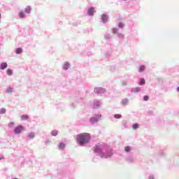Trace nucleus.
<instances>
[{"mask_svg":"<svg viewBox=\"0 0 179 179\" xmlns=\"http://www.w3.org/2000/svg\"><path fill=\"white\" fill-rule=\"evenodd\" d=\"M159 155H160V156H165L166 155V151H164V150H161L159 151Z\"/></svg>","mask_w":179,"mask_h":179,"instance_id":"obj_20","label":"nucleus"},{"mask_svg":"<svg viewBox=\"0 0 179 179\" xmlns=\"http://www.w3.org/2000/svg\"><path fill=\"white\" fill-rule=\"evenodd\" d=\"M27 118H29V117L26 115L21 116V120H27Z\"/></svg>","mask_w":179,"mask_h":179,"instance_id":"obj_27","label":"nucleus"},{"mask_svg":"<svg viewBox=\"0 0 179 179\" xmlns=\"http://www.w3.org/2000/svg\"><path fill=\"white\" fill-rule=\"evenodd\" d=\"M13 179H19V178H13Z\"/></svg>","mask_w":179,"mask_h":179,"instance_id":"obj_39","label":"nucleus"},{"mask_svg":"<svg viewBox=\"0 0 179 179\" xmlns=\"http://www.w3.org/2000/svg\"><path fill=\"white\" fill-rule=\"evenodd\" d=\"M122 104H123V106L128 104V99H123L122 101Z\"/></svg>","mask_w":179,"mask_h":179,"instance_id":"obj_22","label":"nucleus"},{"mask_svg":"<svg viewBox=\"0 0 179 179\" xmlns=\"http://www.w3.org/2000/svg\"><path fill=\"white\" fill-rule=\"evenodd\" d=\"M119 27H120V29H122V27H124V24H123L122 22H120V23H119Z\"/></svg>","mask_w":179,"mask_h":179,"instance_id":"obj_30","label":"nucleus"},{"mask_svg":"<svg viewBox=\"0 0 179 179\" xmlns=\"http://www.w3.org/2000/svg\"><path fill=\"white\" fill-rule=\"evenodd\" d=\"M0 113H6V110L5 108H1Z\"/></svg>","mask_w":179,"mask_h":179,"instance_id":"obj_32","label":"nucleus"},{"mask_svg":"<svg viewBox=\"0 0 179 179\" xmlns=\"http://www.w3.org/2000/svg\"><path fill=\"white\" fill-rule=\"evenodd\" d=\"M143 100L144 101H148V100H149V96L148 95H145L143 96Z\"/></svg>","mask_w":179,"mask_h":179,"instance_id":"obj_26","label":"nucleus"},{"mask_svg":"<svg viewBox=\"0 0 179 179\" xmlns=\"http://www.w3.org/2000/svg\"><path fill=\"white\" fill-rule=\"evenodd\" d=\"M177 89H178V92H179V87H178V88H177Z\"/></svg>","mask_w":179,"mask_h":179,"instance_id":"obj_38","label":"nucleus"},{"mask_svg":"<svg viewBox=\"0 0 179 179\" xmlns=\"http://www.w3.org/2000/svg\"><path fill=\"white\" fill-rule=\"evenodd\" d=\"M113 34H116V33H118V29H113Z\"/></svg>","mask_w":179,"mask_h":179,"instance_id":"obj_29","label":"nucleus"},{"mask_svg":"<svg viewBox=\"0 0 179 179\" xmlns=\"http://www.w3.org/2000/svg\"><path fill=\"white\" fill-rule=\"evenodd\" d=\"M132 128L134 129H138V128H139V124L138 123H135L132 124Z\"/></svg>","mask_w":179,"mask_h":179,"instance_id":"obj_16","label":"nucleus"},{"mask_svg":"<svg viewBox=\"0 0 179 179\" xmlns=\"http://www.w3.org/2000/svg\"><path fill=\"white\" fill-rule=\"evenodd\" d=\"M63 68L64 69H68L69 68V64L65 63Z\"/></svg>","mask_w":179,"mask_h":179,"instance_id":"obj_24","label":"nucleus"},{"mask_svg":"<svg viewBox=\"0 0 179 179\" xmlns=\"http://www.w3.org/2000/svg\"><path fill=\"white\" fill-rule=\"evenodd\" d=\"M127 162H129V163H133V162L135 161V158L134 157V156L130 155L127 157Z\"/></svg>","mask_w":179,"mask_h":179,"instance_id":"obj_9","label":"nucleus"},{"mask_svg":"<svg viewBox=\"0 0 179 179\" xmlns=\"http://www.w3.org/2000/svg\"><path fill=\"white\" fill-rule=\"evenodd\" d=\"M131 150H132V148L129 145H127L124 148V152L126 153H130Z\"/></svg>","mask_w":179,"mask_h":179,"instance_id":"obj_10","label":"nucleus"},{"mask_svg":"<svg viewBox=\"0 0 179 179\" xmlns=\"http://www.w3.org/2000/svg\"><path fill=\"white\" fill-rule=\"evenodd\" d=\"M94 93L99 94V93H106V89L102 87H96L94 89Z\"/></svg>","mask_w":179,"mask_h":179,"instance_id":"obj_5","label":"nucleus"},{"mask_svg":"<svg viewBox=\"0 0 179 179\" xmlns=\"http://www.w3.org/2000/svg\"><path fill=\"white\" fill-rule=\"evenodd\" d=\"M7 92H8V93H10V92H12V88L11 87H8L7 89Z\"/></svg>","mask_w":179,"mask_h":179,"instance_id":"obj_33","label":"nucleus"},{"mask_svg":"<svg viewBox=\"0 0 179 179\" xmlns=\"http://www.w3.org/2000/svg\"><path fill=\"white\" fill-rule=\"evenodd\" d=\"M20 19H23L24 17V13L20 12L19 13Z\"/></svg>","mask_w":179,"mask_h":179,"instance_id":"obj_19","label":"nucleus"},{"mask_svg":"<svg viewBox=\"0 0 179 179\" xmlns=\"http://www.w3.org/2000/svg\"><path fill=\"white\" fill-rule=\"evenodd\" d=\"M23 52V49L21 48H18L16 49V54H22Z\"/></svg>","mask_w":179,"mask_h":179,"instance_id":"obj_13","label":"nucleus"},{"mask_svg":"<svg viewBox=\"0 0 179 179\" xmlns=\"http://www.w3.org/2000/svg\"><path fill=\"white\" fill-rule=\"evenodd\" d=\"M93 13H94V8L93 7L90 8L88 10V15H90V16H92V15H93Z\"/></svg>","mask_w":179,"mask_h":179,"instance_id":"obj_11","label":"nucleus"},{"mask_svg":"<svg viewBox=\"0 0 179 179\" xmlns=\"http://www.w3.org/2000/svg\"><path fill=\"white\" fill-rule=\"evenodd\" d=\"M145 78H141L140 79V82H139V85H145Z\"/></svg>","mask_w":179,"mask_h":179,"instance_id":"obj_21","label":"nucleus"},{"mask_svg":"<svg viewBox=\"0 0 179 179\" xmlns=\"http://www.w3.org/2000/svg\"><path fill=\"white\" fill-rule=\"evenodd\" d=\"M77 143L80 146H85V145H87L89 142H90L91 136L89 133H81L76 136Z\"/></svg>","mask_w":179,"mask_h":179,"instance_id":"obj_2","label":"nucleus"},{"mask_svg":"<svg viewBox=\"0 0 179 179\" xmlns=\"http://www.w3.org/2000/svg\"><path fill=\"white\" fill-rule=\"evenodd\" d=\"M122 116L120 114H115L114 115V118H116V120H120Z\"/></svg>","mask_w":179,"mask_h":179,"instance_id":"obj_18","label":"nucleus"},{"mask_svg":"<svg viewBox=\"0 0 179 179\" xmlns=\"http://www.w3.org/2000/svg\"><path fill=\"white\" fill-rule=\"evenodd\" d=\"M65 146H66V145L65 144V143H59V144L58 145V148L60 150H64L65 149Z\"/></svg>","mask_w":179,"mask_h":179,"instance_id":"obj_7","label":"nucleus"},{"mask_svg":"<svg viewBox=\"0 0 179 179\" xmlns=\"http://www.w3.org/2000/svg\"><path fill=\"white\" fill-rule=\"evenodd\" d=\"M6 68H8V63L6 62H3L1 63L0 65V69H1L2 71H3V69H6Z\"/></svg>","mask_w":179,"mask_h":179,"instance_id":"obj_8","label":"nucleus"},{"mask_svg":"<svg viewBox=\"0 0 179 179\" xmlns=\"http://www.w3.org/2000/svg\"><path fill=\"white\" fill-rule=\"evenodd\" d=\"M145 71V66H141L139 67V72H143Z\"/></svg>","mask_w":179,"mask_h":179,"instance_id":"obj_25","label":"nucleus"},{"mask_svg":"<svg viewBox=\"0 0 179 179\" xmlns=\"http://www.w3.org/2000/svg\"><path fill=\"white\" fill-rule=\"evenodd\" d=\"M24 129V127L22 125H18L14 129V134L15 135H20V134H22Z\"/></svg>","mask_w":179,"mask_h":179,"instance_id":"obj_4","label":"nucleus"},{"mask_svg":"<svg viewBox=\"0 0 179 179\" xmlns=\"http://www.w3.org/2000/svg\"><path fill=\"white\" fill-rule=\"evenodd\" d=\"M6 72H7V75H8L9 76H12V75L13 73V71L12 70H10V69H8L6 71Z\"/></svg>","mask_w":179,"mask_h":179,"instance_id":"obj_17","label":"nucleus"},{"mask_svg":"<svg viewBox=\"0 0 179 179\" xmlns=\"http://www.w3.org/2000/svg\"><path fill=\"white\" fill-rule=\"evenodd\" d=\"M119 37H124V35H122V34H119Z\"/></svg>","mask_w":179,"mask_h":179,"instance_id":"obj_35","label":"nucleus"},{"mask_svg":"<svg viewBox=\"0 0 179 179\" xmlns=\"http://www.w3.org/2000/svg\"><path fill=\"white\" fill-rule=\"evenodd\" d=\"M0 114H3V113H0Z\"/></svg>","mask_w":179,"mask_h":179,"instance_id":"obj_40","label":"nucleus"},{"mask_svg":"<svg viewBox=\"0 0 179 179\" xmlns=\"http://www.w3.org/2000/svg\"><path fill=\"white\" fill-rule=\"evenodd\" d=\"M148 179H155V176L150 175L149 177H148Z\"/></svg>","mask_w":179,"mask_h":179,"instance_id":"obj_31","label":"nucleus"},{"mask_svg":"<svg viewBox=\"0 0 179 179\" xmlns=\"http://www.w3.org/2000/svg\"><path fill=\"white\" fill-rule=\"evenodd\" d=\"M108 19V17H107V15H102V20L104 23H106V22H107Z\"/></svg>","mask_w":179,"mask_h":179,"instance_id":"obj_15","label":"nucleus"},{"mask_svg":"<svg viewBox=\"0 0 179 179\" xmlns=\"http://www.w3.org/2000/svg\"><path fill=\"white\" fill-rule=\"evenodd\" d=\"M95 104H97V106H99V101H96V102H95Z\"/></svg>","mask_w":179,"mask_h":179,"instance_id":"obj_37","label":"nucleus"},{"mask_svg":"<svg viewBox=\"0 0 179 179\" xmlns=\"http://www.w3.org/2000/svg\"><path fill=\"white\" fill-rule=\"evenodd\" d=\"M136 90H137L136 92H139V90H141V89H139V87H137Z\"/></svg>","mask_w":179,"mask_h":179,"instance_id":"obj_36","label":"nucleus"},{"mask_svg":"<svg viewBox=\"0 0 179 179\" xmlns=\"http://www.w3.org/2000/svg\"><path fill=\"white\" fill-rule=\"evenodd\" d=\"M2 159H3V155H0V160H2Z\"/></svg>","mask_w":179,"mask_h":179,"instance_id":"obj_34","label":"nucleus"},{"mask_svg":"<svg viewBox=\"0 0 179 179\" xmlns=\"http://www.w3.org/2000/svg\"><path fill=\"white\" fill-rule=\"evenodd\" d=\"M52 136H57L58 135V130H52L51 131Z\"/></svg>","mask_w":179,"mask_h":179,"instance_id":"obj_12","label":"nucleus"},{"mask_svg":"<svg viewBox=\"0 0 179 179\" xmlns=\"http://www.w3.org/2000/svg\"><path fill=\"white\" fill-rule=\"evenodd\" d=\"M122 127H124V128H127V127H128V123H127L126 121H123L122 122Z\"/></svg>","mask_w":179,"mask_h":179,"instance_id":"obj_23","label":"nucleus"},{"mask_svg":"<svg viewBox=\"0 0 179 179\" xmlns=\"http://www.w3.org/2000/svg\"><path fill=\"white\" fill-rule=\"evenodd\" d=\"M8 126H9L10 128L13 127L15 126V122H11L8 124Z\"/></svg>","mask_w":179,"mask_h":179,"instance_id":"obj_28","label":"nucleus"},{"mask_svg":"<svg viewBox=\"0 0 179 179\" xmlns=\"http://www.w3.org/2000/svg\"><path fill=\"white\" fill-rule=\"evenodd\" d=\"M101 118V115L100 114H94L90 118V122L92 125H94V124H97L98 121H100Z\"/></svg>","mask_w":179,"mask_h":179,"instance_id":"obj_3","label":"nucleus"},{"mask_svg":"<svg viewBox=\"0 0 179 179\" xmlns=\"http://www.w3.org/2000/svg\"><path fill=\"white\" fill-rule=\"evenodd\" d=\"M36 138V134L34 132H30L27 134L28 139H34Z\"/></svg>","mask_w":179,"mask_h":179,"instance_id":"obj_6","label":"nucleus"},{"mask_svg":"<svg viewBox=\"0 0 179 179\" xmlns=\"http://www.w3.org/2000/svg\"><path fill=\"white\" fill-rule=\"evenodd\" d=\"M94 152L96 155H99L101 159H111L112 156H114V150L104 143H98L94 147Z\"/></svg>","mask_w":179,"mask_h":179,"instance_id":"obj_1","label":"nucleus"},{"mask_svg":"<svg viewBox=\"0 0 179 179\" xmlns=\"http://www.w3.org/2000/svg\"><path fill=\"white\" fill-rule=\"evenodd\" d=\"M30 12H31V8L30 6L25 8V13H30Z\"/></svg>","mask_w":179,"mask_h":179,"instance_id":"obj_14","label":"nucleus"},{"mask_svg":"<svg viewBox=\"0 0 179 179\" xmlns=\"http://www.w3.org/2000/svg\"><path fill=\"white\" fill-rule=\"evenodd\" d=\"M0 17H1V13H0Z\"/></svg>","mask_w":179,"mask_h":179,"instance_id":"obj_41","label":"nucleus"}]
</instances>
